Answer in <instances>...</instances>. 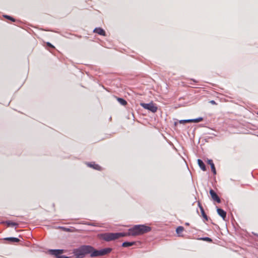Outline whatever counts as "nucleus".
Listing matches in <instances>:
<instances>
[{
	"label": "nucleus",
	"instance_id": "obj_12",
	"mask_svg": "<svg viewBox=\"0 0 258 258\" xmlns=\"http://www.w3.org/2000/svg\"><path fill=\"white\" fill-rule=\"evenodd\" d=\"M94 32L100 35L105 36L106 33L105 31L101 28H96L94 30Z\"/></svg>",
	"mask_w": 258,
	"mask_h": 258
},
{
	"label": "nucleus",
	"instance_id": "obj_8",
	"mask_svg": "<svg viewBox=\"0 0 258 258\" xmlns=\"http://www.w3.org/2000/svg\"><path fill=\"white\" fill-rule=\"evenodd\" d=\"M203 120L202 117H199L192 119L181 120L179 121L180 123H190V122H199Z\"/></svg>",
	"mask_w": 258,
	"mask_h": 258
},
{
	"label": "nucleus",
	"instance_id": "obj_26",
	"mask_svg": "<svg viewBox=\"0 0 258 258\" xmlns=\"http://www.w3.org/2000/svg\"><path fill=\"white\" fill-rule=\"evenodd\" d=\"M257 114H258V112H257Z\"/></svg>",
	"mask_w": 258,
	"mask_h": 258
},
{
	"label": "nucleus",
	"instance_id": "obj_1",
	"mask_svg": "<svg viewBox=\"0 0 258 258\" xmlns=\"http://www.w3.org/2000/svg\"><path fill=\"white\" fill-rule=\"evenodd\" d=\"M151 230V228L144 225H138L128 229L127 232H124V236L142 235Z\"/></svg>",
	"mask_w": 258,
	"mask_h": 258
},
{
	"label": "nucleus",
	"instance_id": "obj_6",
	"mask_svg": "<svg viewBox=\"0 0 258 258\" xmlns=\"http://www.w3.org/2000/svg\"><path fill=\"white\" fill-rule=\"evenodd\" d=\"M64 251V250L62 249H51L49 250L50 253L55 256L56 258H70L64 255H60Z\"/></svg>",
	"mask_w": 258,
	"mask_h": 258
},
{
	"label": "nucleus",
	"instance_id": "obj_15",
	"mask_svg": "<svg viewBox=\"0 0 258 258\" xmlns=\"http://www.w3.org/2000/svg\"><path fill=\"white\" fill-rule=\"evenodd\" d=\"M5 223L7 227L15 226L18 225V223L11 221H7L5 222Z\"/></svg>",
	"mask_w": 258,
	"mask_h": 258
},
{
	"label": "nucleus",
	"instance_id": "obj_23",
	"mask_svg": "<svg viewBox=\"0 0 258 258\" xmlns=\"http://www.w3.org/2000/svg\"><path fill=\"white\" fill-rule=\"evenodd\" d=\"M210 103L212 104H213V105H216L217 103H216V102L214 101V100H211L210 101Z\"/></svg>",
	"mask_w": 258,
	"mask_h": 258
},
{
	"label": "nucleus",
	"instance_id": "obj_21",
	"mask_svg": "<svg viewBox=\"0 0 258 258\" xmlns=\"http://www.w3.org/2000/svg\"><path fill=\"white\" fill-rule=\"evenodd\" d=\"M5 17L6 18H7V19H9V20H11V21H13V22H15V19H14L13 18H12V17H11L9 16H5Z\"/></svg>",
	"mask_w": 258,
	"mask_h": 258
},
{
	"label": "nucleus",
	"instance_id": "obj_3",
	"mask_svg": "<svg viewBox=\"0 0 258 258\" xmlns=\"http://www.w3.org/2000/svg\"><path fill=\"white\" fill-rule=\"evenodd\" d=\"M100 237L106 241H110L125 237L124 232L122 233H106L100 235Z\"/></svg>",
	"mask_w": 258,
	"mask_h": 258
},
{
	"label": "nucleus",
	"instance_id": "obj_20",
	"mask_svg": "<svg viewBox=\"0 0 258 258\" xmlns=\"http://www.w3.org/2000/svg\"><path fill=\"white\" fill-rule=\"evenodd\" d=\"M202 239L204 241L209 242H211L212 241V239H211L209 237H204V238H203Z\"/></svg>",
	"mask_w": 258,
	"mask_h": 258
},
{
	"label": "nucleus",
	"instance_id": "obj_5",
	"mask_svg": "<svg viewBox=\"0 0 258 258\" xmlns=\"http://www.w3.org/2000/svg\"><path fill=\"white\" fill-rule=\"evenodd\" d=\"M140 105L144 109L149 110L153 113L157 112L158 109L157 106L153 102L149 103H141Z\"/></svg>",
	"mask_w": 258,
	"mask_h": 258
},
{
	"label": "nucleus",
	"instance_id": "obj_18",
	"mask_svg": "<svg viewBox=\"0 0 258 258\" xmlns=\"http://www.w3.org/2000/svg\"><path fill=\"white\" fill-rule=\"evenodd\" d=\"M135 242H124L122 243V246L123 247H126L133 246L135 244Z\"/></svg>",
	"mask_w": 258,
	"mask_h": 258
},
{
	"label": "nucleus",
	"instance_id": "obj_13",
	"mask_svg": "<svg viewBox=\"0 0 258 258\" xmlns=\"http://www.w3.org/2000/svg\"><path fill=\"white\" fill-rule=\"evenodd\" d=\"M208 163L211 166V169H212V171L213 172V173L214 174H216V168H215L214 164L213 162V160H211V159L208 160Z\"/></svg>",
	"mask_w": 258,
	"mask_h": 258
},
{
	"label": "nucleus",
	"instance_id": "obj_2",
	"mask_svg": "<svg viewBox=\"0 0 258 258\" xmlns=\"http://www.w3.org/2000/svg\"><path fill=\"white\" fill-rule=\"evenodd\" d=\"M91 246L83 245L78 248L75 249L73 251L74 258H83L85 255L89 254L91 249Z\"/></svg>",
	"mask_w": 258,
	"mask_h": 258
},
{
	"label": "nucleus",
	"instance_id": "obj_19",
	"mask_svg": "<svg viewBox=\"0 0 258 258\" xmlns=\"http://www.w3.org/2000/svg\"><path fill=\"white\" fill-rule=\"evenodd\" d=\"M184 228L182 226H178L176 229V232L179 236H181L180 234L183 231Z\"/></svg>",
	"mask_w": 258,
	"mask_h": 258
},
{
	"label": "nucleus",
	"instance_id": "obj_9",
	"mask_svg": "<svg viewBox=\"0 0 258 258\" xmlns=\"http://www.w3.org/2000/svg\"><path fill=\"white\" fill-rule=\"evenodd\" d=\"M198 206L200 209V210H201V214H202V216L203 217V218L205 219V220L206 221H208V216H207V215L206 214L205 212V211H204V209L203 207V206H202V205L201 204V203L200 202L198 203Z\"/></svg>",
	"mask_w": 258,
	"mask_h": 258
},
{
	"label": "nucleus",
	"instance_id": "obj_4",
	"mask_svg": "<svg viewBox=\"0 0 258 258\" xmlns=\"http://www.w3.org/2000/svg\"><path fill=\"white\" fill-rule=\"evenodd\" d=\"M91 249H90V252L89 254H90L91 257H96L99 256L104 255L107 253H109L111 251V248H106L100 250L95 249L93 247L91 246Z\"/></svg>",
	"mask_w": 258,
	"mask_h": 258
},
{
	"label": "nucleus",
	"instance_id": "obj_14",
	"mask_svg": "<svg viewBox=\"0 0 258 258\" xmlns=\"http://www.w3.org/2000/svg\"><path fill=\"white\" fill-rule=\"evenodd\" d=\"M198 163L199 166H200V167L201 168L202 170H203V171L206 170V166L202 160H201V159H198Z\"/></svg>",
	"mask_w": 258,
	"mask_h": 258
},
{
	"label": "nucleus",
	"instance_id": "obj_10",
	"mask_svg": "<svg viewBox=\"0 0 258 258\" xmlns=\"http://www.w3.org/2000/svg\"><path fill=\"white\" fill-rule=\"evenodd\" d=\"M217 211L218 215L220 216L223 219L225 220L226 217V212L220 208H217Z\"/></svg>",
	"mask_w": 258,
	"mask_h": 258
},
{
	"label": "nucleus",
	"instance_id": "obj_22",
	"mask_svg": "<svg viewBox=\"0 0 258 258\" xmlns=\"http://www.w3.org/2000/svg\"><path fill=\"white\" fill-rule=\"evenodd\" d=\"M61 229H62L63 230L67 231V232H70L71 230L69 228H64V227H61Z\"/></svg>",
	"mask_w": 258,
	"mask_h": 258
},
{
	"label": "nucleus",
	"instance_id": "obj_17",
	"mask_svg": "<svg viewBox=\"0 0 258 258\" xmlns=\"http://www.w3.org/2000/svg\"><path fill=\"white\" fill-rule=\"evenodd\" d=\"M117 100L122 105L125 106L127 104V102L123 99L117 97Z\"/></svg>",
	"mask_w": 258,
	"mask_h": 258
},
{
	"label": "nucleus",
	"instance_id": "obj_7",
	"mask_svg": "<svg viewBox=\"0 0 258 258\" xmlns=\"http://www.w3.org/2000/svg\"><path fill=\"white\" fill-rule=\"evenodd\" d=\"M209 192H210L211 197L213 201H216L218 203H220L221 202V200H220V198L217 195V194L214 191V190L210 189Z\"/></svg>",
	"mask_w": 258,
	"mask_h": 258
},
{
	"label": "nucleus",
	"instance_id": "obj_16",
	"mask_svg": "<svg viewBox=\"0 0 258 258\" xmlns=\"http://www.w3.org/2000/svg\"><path fill=\"white\" fill-rule=\"evenodd\" d=\"M5 239L12 242H18L20 241V240L18 238L15 237H7Z\"/></svg>",
	"mask_w": 258,
	"mask_h": 258
},
{
	"label": "nucleus",
	"instance_id": "obj_25",
	"mask_svg": "<svg viewBox=\"0 0 258 258\" xmlns=\"http://www.w3.org/2000/svg\"><path fill=\"white\" fill-rule=\"evenodd\" d=\"M185 225H186L188 226L189 224V223H185Z\"/></svg>",
	"mask_w": 258,
	"mask_h": 258
},
{
	"label": "nucleus",
	"instance_id": "obj_11",
	"mask_svg": "<svg viewBox=\"0 0 258 258\" xmlns=\"http://www.w3.org/2000/svg\"><path fill=\"white\" fill-rule=\"evenodd\" d=\"M87 165L91 168H93L96 170H101L102 169V168L101 166H100L99 165L95 164L94 163H87Z\"/></svg>",
	"mask_w": 258,
	"mask_h": 258
},
{
	"label": "nucleus",
	"instance_id": "obj_24",
	"mask_svg": "<svg viewBox=\"0 0 258 258\" xmlns=\"http://www.w3.org/2000/svg\"><path fill=\"white\" fill-rule=\"evenodd\" d=\"M47 45L48 46H49V47H51L52 48H54V47L51 43H50L49 42H47Z\"/></svg>",
	"mask_w": 258,
	"mask_h": 258
}]
</instances>
